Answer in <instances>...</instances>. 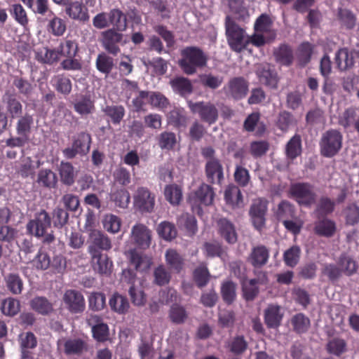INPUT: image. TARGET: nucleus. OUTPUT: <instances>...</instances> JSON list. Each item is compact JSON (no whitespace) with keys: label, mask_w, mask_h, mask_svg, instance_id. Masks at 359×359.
<instances>
[{"label":"nucleus","mask_w":359,"mask_h":359,"mask_svg":"<svg viewBox=\"0 0 359 359\" xmlns=\"http://www.w3.org/2000/svg\"><path fill=\"white\" fill-rule=\"evenodd\" d=\"M90 244L88 246V252L92 255L91 248L97 252L100 250H109L111 248L110 238L100 231L93 230L90 234Z\"/></svg>","instance_id":"17"},{"label":"nucleus","mask_w":359,"mask_h":359,"mask_svg":"<svg viewBox=\"0 0 359 359\" xmlns=\"http://www.w3.org/2000/svg\"><path fill=\"white\" fill-rule=\"evenodd\" d=\"M269 258V251L264 246L255 248L250 256L251 264L255 267L264 265Z\"/></svg>","instance_id":"33"},{"label":"nucleus","mask_w":359,"mask_h":359,"mask_svg":"<svg viewBox=\"0 0 359 359\" xmlns=\"http://www.w3.org/2000/svg\"><path fill=\"white\" fill-rule=\"evenodd\" d=\"M113 59L104 53L100 54L96 60L97 69L104 74H109L113 67Z\"/></svg>","instance_id":"59"},{"label":"nucleus","mask_w":359,"mask_h":359,"mask_svg":"<svg viewBox=\"0 0 359 359\" xmlns=\"http://www.w3.org/2000/svg\"><path fill=\"white\" fill-rule=\"evenodd\" d=\"M284 316L280 306L270 304L264 311L265 323L269 327L275 328L280 325Z\"/></svg>","instance_id":"18"},{"label":"nucleus","mask_w":359,"mask_h":359,"mask_svg":"<svg viewBox=\"0 0 359 359\" xmlns=\"http://www.w3.org/2000/svg\"><path fill=\"white\" fill-rule=\"evenodd\" d=\"M177 143L175 134L170 132L161 133L158 139V145L162 149L170 150Z\"/></svg>","instance_id":"56"},{"label":"nucleus","mask_w":359,"mask_h":359,"mask_svg":"<svg viewBox=\"0 0 359 359\" xmlns=\"http://www.w3.org/2000/svg\"><path fill=\"white\" fill-rule=\"evenodd\" d=\"M130 238L139 248L147 249L151 243V231L144 224L137 223L131 229Z\"/></svg>","instance_id":"9"},{"label":"nucleus","mask_w":359,"mask_h":359,"mask_svg":"<svg viewBox=\"0 0 359 359\" xmlns=\"http://www.w3.org/2000/svg\"><path fill=\"white\" fill-rule=\"evenodd\" d=\"M51 220L48 213L45 210L38 212L34 219L30 220L27 228L28 231L36 237H43V242L50 243L54 241V236L48 231L50 228Z\"/></svg>","instance_id":"4"},{"label":"nucleus","mask_w":359,"mask_h":359,"mask_svg":"<svg viewBox=\"0 0 359 359\" xmlns=\"http://www.w3.org/2000/svg\"><path fill=\"white\" fill-rule=\"evenodd\" d=\"M102 225L104 229L110 233H117L121 229V219L114 214H107L102 219Z\"/></svg>","instance_id":"34"},{"label":"nucleus","mask_w":359,"mask_h":359,"mask_svg":"<svg viewBox=\"0 0 359 359\" xmlns=\"http://www.w3.org/2000/svg\"><path fill=\"white\" fill-rule=\"evenodd\" d=\"M343 136L337 130H329L322 135L320 147L321 154L327 158L334 156L342 147Z\"/></svg>","instance_id":"5"},{"label":"nucleus","mask_w":359,"mask_h":359,"mask_svg":"<svg viewBox=\"0 0 359 359\" xmlns=\"http://www.w3.org/2000/svg\"><path fill=\"white\" fill-rule=\"evenodd\" d=\"M221 292L223 299L230 304L236 297V285L231 281L225 282L222 284Z\"/></svg>","instance_id":"62"},{"label":"nucleus","mask_w":359,"mask_h":359,"mask_svg":"<svg viewBox=\"0 0 359 359\" xmlns=\"http://www.w3.org/2000/svg\"><path fill=\"white\" fill-rule=\"evenodd\" d=\"M177 224L180 227L184 228L189 235H193L197 230L196 220L195 217L187 213L182 214L177 219Z\"/></svg>","instance_id":"49"},{"label":"nucleus","mask_w":359,"mask_h":359,"mask_svg":"<svg viewBox=\"0 0 359 359\" xmlns=\"http://www.w3.org/2000/svg\"><path fill=\"white\" fill-rule=\"evenodd\" d=\"M11 14L15 20L24 28L29 24L27 13L23 6L20 4H13L11 6Z\"/></svg>","instance_id":"39"},{"label":"nucleus","mask_w":359,"mask_h":359,"mask_svg":"<svg viewBox=\"0 0 359 359\" xmlns=\"http://www.w3.org/2000/svg\"><path fill=\"white\" fill-rule=\"evenodd\" d=\"M20 163L19 172L25 177L34 174L35 170L41 165L40 161L36 158L32 160L30 157L25 156L20 158Z\"/></svg>","instance_id":"32"},{"label":"nucleus","mask_w":359,"mask_h":359,"mask_svg":"<svg viewBox=\"0 0 359 359\" xmlns=\"http://www.w3.org/2000/svg\"><path fill=\"white\" fill-rule=\"evenodd\" d=\"M267 210V201L263 198H257L253 201L250 210L253 225L261 230L265 224V214Z\"/></svg>","instance_id":"13"},{"label":"nucleus","mask_w":359,"mask_h":359,"mask_svg":"<svg viewBox=\"0 0 359 359\" xmlns=\"http://www.w3.org/2000/svg\"><path fill=\"white\" fill-rule=\"evenodd\" d=\"M276 60L284 65H289L292 63L293 56L291 49L285 45H282L275 52Z\"/></svg>","instance_id":"55"},{"label":"nucleus","mask_w":359,"mask_h":359,"mask_svg":"<svg viewBox=\"0 0 359 359\" xmlns=\"http://www.w3.org/2000/svg\"><path fill=\"white\" fill-rule=\"evenodd\" d=\"M48 31L55 36H62L66 31V23L62 19L55 16L48 22Z\"/></svg>","instance_id":"53"},{"label":"nucleus","mask_w":359,"mask_h":359,"mask_svg":"<svg viewBox=\"0 0 359 359\" xmlns=\"http://www.w3.org/2000/svg\"><path fill=\"white\" fill-rule=\"evenodd\" d=\"M218 231L221 236L228 243H234L237 241V234L233 224L225 218L217 222Z\"/></svg>","instance_id":"27"},{"label":"nucleus","mask_w":359,"mask_h":359,"mask_svg":"<svg viewBox=\"0 0 359 359\" xmlns=\"http://www.w3.org/2000/svg\"><path fill=\"white\" fill-rule=\"evenodd\" d=\"M133 203L141 212H151L155 205V195L147 188L138 187L133 195Z\"/></svg>","instance_id":"7"},{"label":"nucleus","mask_w":359,"mask_h":359,"mask_svg":"<svg viewBox=\"0 0 359 359\" xmlns=\"http://www.w3.org/2000/svg\"><path fill=\"white\" fill-rule=\"evenodd\" d=\"M171 274L163 264L157 266L154 271V282L155 284L162 286L169 283Z\"/></svg>","instance_id":"52"},{"label":"nucleus","mask_w":359,"mask_h":359,"mask_svg":"<svg viewBox=\"0 0 359 359\" xmlns=\"http://www.w3.org/2000/svg\"><path fill=\"white\" fill-rule=\"evenodd\" d=\"M89 307L93 311H100L105 306L106 299L101 292L91 293L88 297Z\"/></svg>","instance_id":"60"},{"label":"nucleus","mask_w":359,"mask_h":359,"mask_svg":"<svg viewBox=\"0 0 359 359\" xmlns=\"http://www.w3.org/2000/svg\"><path fill=\"white\" fill-rule=\"evenodd\" d=\"M172 90L182 95L189 94L192 91V85L189 79L183 76H177L170 81Z\"/></svg>","instance_id":"31"},{"label":"nucleus","mask_w":359,"mask_h":359,"mask_svg":"<svg viewBox=\"0 0 359 359\" xmlns=\"http://www.w3.org/2000/svg\"><path fill=\"white\" fill-rule=\"evenodd\" d=\"M90 142L91 138L90 135L86 133H81L74 140L72 147L64 149L63 154L67 158H72L76 154L84 155L88 152Z\"/></svg>","instance_id":"8"},{"label":"nucleus","mask_w":359,"mask_h":359,"mask_svg":"<svg viewBox=\"0 0 359 359\" xmlns=\"http://www.w3.org/2000/svg\"><path fill=\"white\" fill-rule=\"evenodd\" d=\"M121 280L130 285L128 292L133 304L143 306L146 302L145 294L140 287V280L135 277L133 271L130 269L123 270Z\"/></svg>","instance_id":"6"},{"label":"nucleus","mask_w":359,"mask_h":359,"mask_svg":"<svg viewBox=\"0 0 359 359\" xmlns=\"http://www.w3.org/2000/svg\"><path fill=\"white\" fill-rule=\"evenodd\" d=\"M1 309L3 314L7 316H14L18 313L20 309V302L13 297H8L3 300Z\"/></svg>","instance_id":"43"},{"label":"nucleus","mask_w":359,"mask_h":359,"mask_svg":"<svg viewBox=\"0 0 359 359\" xmlns=\"http://www.w3.org/2000/svg\"><path fill=\"white\" fill-rule=\"evenodd\" d=\"M157 233L165 241H171L177 236L175 226L169 222H162L157 227Z\"/></svg>","instance_id":"48"},{"label":"nucleus","mask_w":359,"mask_h":359,"mask_svg":"<svg viewBox=\"0 0 359 359\" xmlns=\"http://www.w3.org/2000/svg\"><path fill=\"white\" fill-rule=\"evenodd\" d=\"M59 173L62 183L72 185L74 182V167L70 163L61 162L59 166Z\"/></svg>","instance_id":"45"},{"label":"nucleus","mask_w":359,"mask_h":359,"mask_svg":"<svg viewBox=\"0 0 359 359\" xmlns=\"http://www.w3.org/2000/svg\"><path fill=\"white\" fill-rule=\"evenodd\" d=\"M224 200L232 208H241L244 206L243 196L238 187L229 184L224 190Z\"/></svg>","instance_id":"20"},{"label":"nucleus","mask_w":359,"mask_h":359,"mask_svg":"<svg viewBox=\"0 0 359 359\" xmlns=\"http://www.w3.org/2000/svg\"><path fill=\"white\" fill-rule=\"evenodd\" d=\"M65 11L67 15L72 20L85 22L89 19L88 8L79 1L67 4Z\"/></svg>","instance_id":"22"},{"label":"nucleus","mask_w":359,"mask_h":359,"mask_svg":"<svg viewBox=\"0 0 359 359\" xmlns=\"http://www.w3.org/2000/svg\"><path fill=\"white\" fill-rule=\"evenodd\" d=\"M354 55L353 51H348L346 48L339 50L336 55V63L341 70H346L354 65Z\"/></svg>","instance_id":"28"},{"label":"nucleus","mask_w":359,"mask_h":359,"mask_svg":"<svg viewBox=\"0 0 359 359\" xmlns=\"http://www.w3.org/2000/svg\"><path fill=\"white\" fill-rule=\"evenodd\" d=\"M230 15L229 16L232 20H238L239 22H246L249 18V13L247 8L243 6V2L241 0H230Z\"/></svg>","instance_id":"23"},{"label":"nucleus","mask_w":359,"mask_h":359,"mask_svg":"<svg viewBox=\"0 0 359 359\" xmlns=\"http://www.w3.org/2000/svg\"><path fill=\"white\" fill-rule=\"evenodd\" d=\"M248 90V83L243 78L232 79L228 84V91L236 99L244 97Z\"/></svg>","instance_id":"24"},{"label":"nucleus","mask_w":359,"mask_h":359,"mask_svg":"<svg viewBox=\"0 0 359 359\" xmlns=\"http://www.w3.org/2000/svg\"><path fill=\"white\" fill-rule=\"evenodd\" d=\"M87 323L91 327L93 337L96 341L104 342L109 339V327L102 322L99 316H89L87 318Z\"/></svg>","instance_id":"12"},{"label":"nucleus","mask_w":359,"mask_h":359,"mask_svg":"<svg viewBox=\"0 0 359 359\" xmlns=\"http://www.w3.org/2000/svg\"><path fill=\"white\" fill-rule=\"evenodd\" d=\"M109 306L114 311L120 314L126 313L129 309L128 299L118 294H114L110 298Z\"/></svg>","instance_id":"38"},{"label":"nucleus","mask_w":359,"mask_h":359,"mask_svg":"<svg viewBox=\"0 0 359 359\" xmlns=\"http://www.w3.org/2000/svg\"><path fill=\"white\" fill-rule=\"evenodd\" d=\"M33 123V119L31 116L26 114L22 116L18 121L17 133L18 135H22L29 139L31 126Z\"/></svg>","instance_id":"58"},{"label":"nucleus","mask_w":359,"mask_h":359,"mask_svg":"<svg viewBox=\"0 0 359 359\" xmlns=\"http://www.w3.org/2000/svg\"><path fill=\"white\" fill-rule=\"evenodd\" d=\"M293 330L298 333L306 332L310 327V320L303 313H297L291 318Z\"/></svg>","instance_id":"41"},{"label":"nucleus","mask_w":359,"mask_h":359,"mask_svg":"<svg viewBox=\"0 0 359 359\" xmlns=\"http://www.w3.org/2000/svg\"><path fill=\"white\" fill-rule=\"evenodd\" d=\"M290 193L300 204L309 205L315 201L312 187L306 183L292 184L290 187Z\"/></svg>","instance_id":"14"},{"label":"nucleus","mask_w":359,"mask_h":359,"mask_svg":"<svg viewBox=\"0 0 359 359\" xmlns=\"http://www.w3.org/2000/svg\"><path fill=\"white\" fill-rule=\"evenodd\" d=\"M57 350L67 355H78L86 348L85 342L79 338L62 337L57 340Z\"/></svg>","instance_id":"11"},{"label":"nucleus","mask_w":359,"mask_h":359,"mask_svg":"<svg viewBox=\"0 0 359 359\" xmlns=\"http://www.w3.org/2000/svg\"><path fill=\"white\" fill-rule=\"evenodd\" d=\"M225 29L228 44L233 50L241 52L251 43V36H248L229 16L226 17Z\"/></svg>","instance_id":"3"},{"label":"nucleus","mask_w":359,"mask_h":359,"mask_svg":"<svg viewBox=\"0 0 359 359\" xmlns=\"http://www.w3.org/2000/svg\"><path fill=\"white\" fill-rule=\"evenodd\" d=\"M63 300L67 309L74 313H81L85 309V300L82 294L74 290L65 292Z\"/></svg>","instance_id":"16"},{"label":"nucleus","mask_w":359,"mask_h":359,"mask_svg":"<svg viewBox=\"0 0 359 359\" xmlns=\"http://www.w3.org/2000/svg\"><path fill=\"white\" fill-rule=\"evenodd\" d=\"M165 199L172 205L180 203L182 198L181 189L176 184L167 185L164 189Z\"/></svg>","instance_id":"40"},{"label":"nucleus","mask_w":359,"mask_h":359,"mask_svg":"<svg viewBox=\"0 0 359 359\" xmlns=\"http://www.w3.org/2000/svg\"><path fill=\"white\" fill-rule=\"evenodd\" d=\"M338 264L341 271L347 276H351L355 273L358 268L356 262L347 255H342L340 257Z\"/></svg>","instance_id":"46"},{"label":"nucleus","mask_w":359,"mask_h":359,"mask_svg":"<svg viewBox=\"0 0 359 359\" xmlns=\"http://www.w3.org/2000/svg\"><path fill=\"white\" fill-rule=\"evenodd\" d=\"M31 307L41 314H48L53 310V305L49 301L43 297H36L30 302Z\"/></svg>","instance_id":"47"},{"label":"nucleus","mask_w":359,"mask_h":359,"mask_svg":"<svg viewBox=\"0 0 359 359\" xmlns=\"http://www.w3.org/2000/svg\"><path fill=\"white\" fill-rule=\"evenodd\" d=\"M194 278L198 286L201 287L205 286L209 278V272L205 266H200L194 272Z\"/></svg>","instance_id":"63"},{"label":"nucleus","mask_w":359,"mask_h":359,"mask_svg":"<svg viewBox=\"0 0 359 359\" xmlns=\"http://www.w3.org/2000/svg\"><path fill=\"white\" fill-rule=\"evenodd\" d=\"M180 54L181 59L179 60V65L187 74H193L197 69L206 65L208 57L199 48L186 47L181 50Z\"/></svg>","instance_id":"1"},{"label":"nucleus","mask_w":359,"mask_h":359,"mask_svg":"<svg viewBox=\"0 0 359 359\" xmlns=\"http://www.w3.org/2000/svg\"><path fill=\"white\" fill-rule=\"evenodd\" d=\"M346 342L342 339L334 338L327 344V351L332 354L339 355L346 351Z\"/></svg>","instance_id":"61"},{"label":"nucleus","mask_w":359,"mask_h":359,"mask_svg":"<svg viewBox=\"0 0 359 359\" xmlns=\"http://www.w3.org/2000/svg\"><path fill=\"white\" fill-rule=\"evenodd\" d=\"M165 262L170 269L180 272L183 266V259L173 249H168L165 255Z\"/></svg>","instance_id":"37"},{"label":"nucleus","mask_w":359,"mask_h":359,"mask_svg":"<svg viewBox=\"0 0 359 359\" xmlns=\"http://www.w3.org/2000/svg\"><path fill=\"white\" fill-rule=\"evenodd\" d=\"M102 35L103 37V46L108 52L112 54H116L119 52V48L116 44L121 41L123 39L122 34H120L114 29H109L103 32Z\"/></svg>","instance_id":"19"},{"label":"nucleus","mask_w":359,"mask_h":359,"mask_svg":"<svg viewBox=\"0 0 359 359\" xmlns=\"http://www.w3.org/2000/svg\"><path fill=\"white\" fill-rule=\"evenodd\" d=\"M36 59L45 64H53L57 62L60 58V53L55 49H49L47 47L38 48L36 52Z\"/></svg>","instance_id":"30"},{"label":"nucleus","mask_w":359,"mask_h":359,"mask_svg":"<svg viewBox=\"0 0 359 359\" xmlns=\"http://www.w3.org/2000/svg\"><path fill=\"white\" fill-rule=\"evenodd\" d=\"M273 21L267 14H262L255 21V34L251 36V43L260 46L272 41L276 38V32L272 28Z\"/></svg>","instance_id":"2"},{"label":"nucleus","mask_w":359,"mask_h":359,"mask_svg":"<svg viewBox=\"0 0 359 359\" xmlns=\"http://www.w3.org/2000/svg\"><path fill=\"white\" fill-rule=\"evenodd\" d=\"M215 196L212 188L205 184H201L197 190L190 194L189 199L192 206L210 205Z\"/></svg>","instance_id":"10"},{"label":"nucleus","mask_w":359,"mask_h":359,"mask_svg":"<svg viewBox=\"0 0 359 359\" xmlns=\"http://www.w3.org/2000/svg\"><path fill=\"white\" fill-rule=\"evenodd\" d=\"M257 74L259 78V81L266 86L276 87L277 85V77L269 64H261L257 67Z\"/></svg>","instance_id":"25"},{"label":"nucleus","mask_w":359,"mask_h":359,"mask_svg":"<svg viewBox=\"0 0 359 359\" xmlns=\"http://www.w3.org/2000/svg\"><path fill=\"white\" fill-rule=\"evenodd\" d=\"M346 223L351 225L359 222V208L353 204L349 205L344 212Z\"/></svg>","instance_id":"64"},{"label":"nucleus","mask_w":359,"mask_h":359,"mask_svg":"<svg viewBox=\"0 0 359 359\" xmlns=\"http://www.w3.org/2000/svg\"><path fill=\"white\" fill-rule=\"evenodd\" d=\"M92 259L94 264V269L98 273L104 275H109L111 272L112 262L109 260L107 255H102L101 252H97L91 248Z\"/></svg>","instance_id":"21"},{"label":"nucleus","mask_w":359,"mask_h":359,"mask_svg":"<svg viewBox=\"0 0 359 359\" xmlns=\"http://www.w3.org/2000/svg\"><path fill=\"white\" fill-rule=\"evenodd\" d=\"M206 175L212 183H220L223 179V169L220 163L215 159H211L206 163Z\"/></svg>","instance_id":"26"},{"label":"nucleus","mask_w":359,"mask_h":359,"mask_svg":"<svg viewBox=\"0 0 359 359\" xmlns=\"http://www.w3.org/2000/svg\"><path fill=\"white\" fill-rule=\"evenodd\" d=\"M336 231L335 223L327 219H322L316 222L315 232L322 236L330 237Z\"/></svg>","instance_id":"35"},{"label":"nucleus","mask_w":359,"mask_h":359,"mask_svg":"<svg viewBox=\"0 0 359 359\" xmlns=\"http://www.w3.org/2000/svg\"><path fill=\"white\" fill-rule=\"evenodd\" d=\"M301 250L299 247L294 245L284 253V261L286 265L294 267L299 262Z\"/></svg>","instance_id":"57"},{"label":"nucleus","mask_w":359,"mask_h":359,"mask_svg":"<svg viewBox=\"0 0 359 359\" xmlns=\"http://www.w3.org/2000/svg\"><path fill=\"white\" fill-rule=\"evenodd\" d=\"M285 153L288 159L293 160L302 153L301 138L294 135L286 144Z\"/></svg>","instance_id":"42"},{"label":"nucleus","mask_w":359,"mask_h":359,"mask_svg":"<svg viewBox=\"0 0 359 359\" xmlns=\"http://www.w3.org/2000/svg\"><path fill=\"white\" fill-rule=\"evenodd\" d=\"M78 43L73 40H66L60 45V57H75L78 53Z\"/></svg>","instance_id":"50"},{"label":"nucleus","mask_w":359,"mask_h":359,"mask_svg":"<svg viewBox=\"0 0 359 359\" xmlns=\"http://www.w3.org/2000/svg\"><path fill=\"white\" fill-rule=\"evenodd\" d=\"M38 182L48 188L54 187L57 183L55 174L49 169L41 170L38 174Z\"/></svg>","instance_id":"51"},{"label":"nucleus","mask_w":359,"mask_h":359,"mask_svg":"<svg viewBox=\"0 0 359 359\" xmlns=\"http://www.w3.org/2000/svg\"><path fill=\"white\" fill-rule=\"evenodd\" d=\"M110 198L114 202L116 206L123 209L128 208L130 201V194L125 189H120L112 191Z\"/></svg>","instance_id":"36"},{"label":"nucleus","mask_w":359,"mask_h":359,"mask_svg":"<svg viewBox=\"0 0 359 359\" xmlns=\"http://www.w3.org/2000/svg\"><path fill=\"white\" fill-rule=\"evenodd\" d=\"M110 25L118 31H123L126 29V18L123 13L118 9H113L109 13Z\"/></svg>","instance_id":"44"},{"label":"nucleus","mask_w":359,"mask_h":359,"mask_svg":"<svg viewBox=\"0 0 359 359\" xmlns=\"http://www.w3.org/2000/svg\"><path fill=\"white\" fill-rule=\"evenodd\" d=\"M130 262L135 266V269L140 271L148 270L151 265V258L147 256H142L136 252L135 250H130L126 252Z\"/></svg>","instance_id":"29"},{"label":"nucleus","mask_w":359,"mask_h":359,"mask_svg":"<svg viewBox=\"0 0 359 359\" xmlns=\"http://www.w3.org/2000/svg\"><path fill=\"white\" fill-rule=\"evenodd\" d=\"M149 102L151 105L163 109L169 104L168 99L160 93H148L141 91L135 101V104L141 106L142 104Z\"/></svg>","instance_id":"15"},{"label":"nucleus","mask_w":359,"mask_h":359,"mask_svg":"<svg viewBox=\"0 0 359 359\" xmlns=\"http://www.w3.org/2000/svg\"><path fill=\"white\" fill-rule=\"evenodd\" d=\"M6 286L14 294H20L23 288V283L20 277L17 274H9L6 278Z\"/></svg>","instance_id":"54"}]
</instances>
